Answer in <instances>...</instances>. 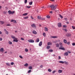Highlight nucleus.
<instances>
[{
	"instance_id": "f257e3e1",
	"label": "nucleus",
	"mask_w": 75,
	"mask_h": 75,
	"mask_svg": "<svg viewBox=\"0 0 75 75\" xmlns=\"http://www.w3.org/2000/svg\"><path fill=\"white\" fill-rule=\"evenodd\" d=\"M57 7V5H54V4H52L50 6V7L51 10H55L56 9Z\"/></svg>"
},
{
	"instance_id": "f03ea898",
	"label": "nucleus",
	"mask_w": 75,
	"mask_h": 75,
	"mask_svg": "<svg viewBox=\"0 0 75 75\" xmlns=\"http://www.w3.org/2000/svg\"><path fill=\"white\" fill-rule=\"evenodd\" d=\"M31 26L33 28L35 29L36 28V25L34 24H33L31 25Z\"/></svg>"
},
{
	"instance_id": "7ed1b4c3",
	"label": "nucleus",
	"mask_w": 75,
	"mask_h": 75,
	"mask_svg": "<svg viewBox=\"0 0 75 75\" xmlns=\"http://www.w3.org/2000/svg\"><path fill=\"white\" fill-rule=\"evenodd\" d=\"M28 42H29L33 43L34 42V40H28Z\"/></svg>"
},
{
	"instance_id": "20e7f679",
	"label": "nucleus",
	"mask_w": 75,
	"mask_h": 75,
	"mask_svg": "<svg viewBox=\"0 0 75 75\" xmlns=\"http://www.w3.org/2000/svg\"><path fill=\"white\" fill-rule=\"evenodd\" d=\"M66 36L67 37H71V34L70 33H67L66 35Z\"/></svg>"
},
{
	"instance_id": "39448f33",
	"label": "nucleus",
	"mask_w": 75,
	"mask_h": 75,
	"mask_svg": "<svg viewBox=\"0 0 75 75\" xmlns=\"http://www.w3.org/2000/svg\"><path fill=\"white\" fill-rule=\"evenodd\" d=\"M57 25L59 27H62V26L61 23H58Z\"/></svg>"
},
{
	"instance_id": "423d86ee",
	"label": "nucleus",
	"mask_w": 75,
	"mask_h": 75,
	"mask_svg": "<svg viewBox=\"0 0 75 75\" xmlns=\"http://www.w3.org/2000/svg\"><path fill=\"white\" fill-rule=\"evenodd\" d=\"M11 21V22H13V23H17V22L16 21H15L13 20H12Z\"/></svg>"
},
{
	"instance_id": "0eeeda50",
	"label": "nucleus",
	"mask_w": 75,
	"mask_h": 75,
	"mask_svg": "<svg viewBox=\"0 0 75 75\" xmlns=\"http://www.w3.org/2000/svg\"><path fill=\"white\" fill-rule=\"evenodd\" d=\"M14 42H18V40H17V38H15L13 40Z\"/></svg>"
},
{
	"instance_id": "6e6552de",
	"label": "nucleus",
	"mask_w": 75,
	"mask_h": 75,
	"mask_svg": "<svg viewBox=\"0 0 75 75\" xmlns=\"http://www.w3.org/2000/svg\"><path fill=\"white\" fill-rule=\"evenodd\" d=\"M62 45V43H59V45L60 46V48L63 47Z\"/></svg>"
},
{
	"instance_id": "1a4fd4ad",
	"label": "nucleus",
	"mask_w": 75,
	"mask_h": 75,
	"mask_svg": "<svg viewBox=\"0 0 75 75\" xmlns=\"http://www.w3.org/2000/svg\"><path fill=\"white\" fill-rule=\"evenodd\" d=\"M59 49L61 50H65V48H64V47H62L59 48Z\"/></svg>"
},
{
	"instance_id": "9d476101",
	"label": "nucleus",
	"mask_w": 75,
	"mask_h": 75,
	"mask_svg": "<svg viewBox=\"0 0 75 75\" xmlns=\"http://www.w3.org/2000/svg\"><path fill=\"white\" fill-rule=\"evenodd\" d=\"M64 55L65 56H68V52H66L64 53Z\"/></svg>"
},
{
	"instance_id": "9b49d317",
	"label": "nucleus",
	"mask_w": 75,
	"mask_h": 75,
	"mask_svg": "<svg viewBox=\"0 0 75 75\" xmlns=\"http://www.w3.org/2000/svg\"><path fill=\"white\" fill-rule=\"evenodd\" d=\"M33 33L34 34H37V32L35 30H33Z\"/></svg>"
},
{
	"instance_id": "f8f14e48",
	"label": "nucleus",
	"mask_w": 75,
	"mask_h": 75,
	"mask_svg": "<svg viewBox=\"0 0 75 75\" xmlns=\"http://www.w3.org/2000/svg\"><path fill=\"white\" fill-rule=\"evenodd\" d=\"M4 49L3 48H1L0 49V52H3L4 51Z\"/></svg>"
},
{
	"instance_id": "ddd939ff",
	"label": "nucleus",
	"mask_w": 75,
	"mask_h": 75,
	"mask_svg": "<svg viewBox=\"0 0 75 75\" xmlns=\"http://www.w3.org/2000/svg\"><path fill=\"white\" fill-rule=\"evenodd\" d=\"M55 45H56V46L57 47V48H59V44L58 43H56Z\"/></svg>"
},
{
	"instance_id": "4468645a",
	"label": "nucleus",
	"mask_w": 75,
	"mask_h": 75,
	"mask_svg": "<svg viewBox=\"0 0 75 75\" xmlns=\"http://www.w3.org/2000/svg\"><path fill=\"white\" fill-rule=\"evenodd\" d=\"M42 41L40 42L39 44V46H41L42 45Z\"/></svg>"
},
{
	"instance_id": "2eb2a0df",
	"label": "nucleus",
	"mask_w": 75,
	"mask_h": 75,
	"mask_svg": "<svg viewBox=\"0 0 75 75\" xmlns=\"http://www.w3.org/2000/svg\"><path fill=\"white\" fill-rule=\"evenodd\" d=\"M24 66L26 67H27L28 66V63H26L25 64H24Z\"/></svg>"
},
{
	"instance_id": "dca6fc26",
	"label": "nucleus",
	"mask_w": 75,
	"mask_h": 75,
	"mask_svg": "<svg viewBox=\"0 0 75 75\" xmlns=\"http://www.w3.org/2000/svg\"><path fill=\"white\" fill-rule=\"evenodd\" d=\"M47 44L48 45H52V43L50 42H47Z\"/></svg>"
},
{
	"instance_id": "f3484780",
	"label": "nucleus",
	"mask_w": 75,
	"mask_h": 75,
	"mask_svg": "<svg viewBox=\"0 0 75 75\" xmlns=\"http://www.w3.org/2000/svg\"><path fill=\"white\" fill-rule=\"evenodd\" d=\"M64 62V64H66V65H68V64H69V63H68V62H66V61H65Z\"/></svg>"
},
{
	"instance_id": "a211bd4d",
	"label": "nucleus",
	"mask_w": 75,
	"mask_h": 75,
	"mask_svg": "<svg viewBox=\"0 0 75 75\" xmlns=\"http://www.w3.org/2000/svg\"><path fill=\"white\" fill-rule=\"evenodd\" d=\"M27 14H28V13H25L24 14H22V15H23V16H27Z\"/></svg>"
},
{
	"instance_id": "6ab92c4d",
	"label": "nucleus",
	"mask_w": 75,
	"mask_h": 75,
	"mask_svg": "<svg viewBox=\"0 0 75 75\" xmlns=\"http://www.w3.org/2000/svg\"><path fill=\"white\" fill-rule=\"evenodd\" d=\"M59 73H62V70H59L58 71Z\"/></svg>"
},
{
	"instance_id": "aec40b11",
	"label": "nucleus",
	"mask_w": 75,
	"mask_h": 75,
	"mask_svg": "<svg viewBox=\"0 0 75 75\" xmlns=\"http://www.w3.org/2000/svg\"><path fill=\"white\" fill-rule=\"evenodd\" d=\"M59 62L61 64H64V62L62 61H59Z\"/></svg>"
},
{
	"instance_id": "412c9836",
	"label": "nucleus",
	"mask_w": 75,
	"mask_h": 75,
	"mask_svg": "<svg viewBox=\"0 0 75 75\" xmlns=\"http://www.w3.org/2000/svg\"><path fill=\"white\" fill-rule=\"evenodd\" d=\"M52 38H57V36H52Z\"/></svg>"
},
{
	"instance_id": "4be33fe9",
	"label": "nucleus",
	"mask_w": 75,
	"mask_h": 75,
	"mask_svg": "<svg viewBox=\"0 0 75 75\" xmlns=\"http://www.w3.org/2000/svg\"><path fill=\"white\" fill-rule=\"evenodd\" d=\"M29 69H33V67L31 66H29L28 67Z\"/></svg>"
},
{
	"instance_id": "5701e85b",
	"label": "nucleus",
	"mask_w": 75,
	"mask_h": 75,
	"mask_svg": "<svg viewBox=\"0 0 75 75\" xmlns=\"http://www.w3.org/2000/svg\"><path fill=\"white\" fill-rule=\"evenodd\" d=\"M39 41H40V39H39V38H37L36 39V42H38Z\"/></svg>"
},
{
	"instance_id": "b1692460",
	"label": "nucleus",
	"mask_w": 75,
	"mask_h": 75,
	"mask_svg": "<svg viewBox=\"0 0 75 75\" xmlns=\"http://www.w3.org/2000/svg\"><path fill=\"white\" fill-rule=\"evenodd\" d=\"M64 42L66 44H67V40H66L65 39H64Z\"/></svg>"
},
{
	"instance_id": "393cba45",
	"label": "nucleus",
	"mask_w": 75,
	"mask_h": 75,
	"mask_svg": "<svg viewBox=\"0 0 75 75\" xmlns=\"http://www.w3.org/2000/svg\"><path fill=\"white\" fill-rule=\"evenodd\" d=\"M8 13L9 14H11V11L9 10L8 11Z\"/></svg>"
},
{
	"instance_id": "a878e982",
	"label": "nucleus",
	"mask_w": 75,
	"mask_h": 75,
	"mask_svg": "<svg viewBox=\"0 0 75 75\" xmlns=\"http://www.w3.org/2000/svg\"><path fill=\"white\" fill-rule=\"evenodd\" d=\"M50 46H47V47L46 48H47V50H48V49H49V48H50Z\"/></svg>"
},
{
	"instance_id": "bb28decb",
	"label": "nucleus",
	"mask_w": 75,
	"mask_h": 75,
	"mask_svg": "<svg viewBox=\"0 0 75 75\" xmlns=\"http://www.w3.org/2000/svg\"><path fill=\"white\" fill-rule=\"evenodd\" d=\"M45 30L46 31H48V28L46 27L45 28Z\"/></svg>"
},
{
	"instance_id": "cd10ccee",
	"label": "nucleus",
	"mask_w": 75,
	"mask_h": 75,
	"mask_svg": "<svg viewBox=\"0 0 75 75\" xmlns=\"http://www.w3.org/2000/svg\"><path fill=\"white\" fill-rule=\"evenodd\" d=\"M0 23H1V24H4V22L2 21H0Z\"/></svg>"
},
{
	"instance_id": "c85d7f7f",
	"label": "nucleus",
	"mask_w": 75,
	"mask_h": 75,
	"mask_svg": "<svg viewBox=\"0 0 75 75\" xmlns=\"http://www.w3.org/2000/svg\"><path fill=\"white\" fill-rule=\"evenodd\" d=\"M43 35L44 37H46V34H45V33H44L43 34Z\"/></svg>"
},
{
	"instance_id": "c756f323",
	"label": "nucleus",
	"mask_w": 75,
	"mask_h": 75,
	"mask_svg": "<svg viewBox=\"0 0 75 75\" xmlns=\"http://www.w3.org/2000/svg\"><path fill=\"white\" fill-rule=\"evenodd\" d=\"M23 18H24V19H27V18H28V16L24 17Z\"/></svg>"
},
{
	"instance_id": "7c9ffc66",
	"label": "nucleus",
	"mask_w": 75,
	"mask_h": 75,
	"mask_svg": "<svg viewBox=\"0 0 75 75\" xmlns=\"http://www.w3.org/2000/svg\"><path fill=\"white\" fill-rule=\"evenodd\" d=\"M25 51L26 52H28V50L27 48H26L25 49Z\"/></svg>"
},
{
	"instance_id": "2f4dec72",
	"label": "nucleus",
	"mask_w": 75,
	"mask_h": 75,
	"mask_svg": "<svg viewBox=\"0 0 75 75\" xmlns=\"http://www.w3.org/2000/svg\"><path fill=\"white\" fill-rule=\"evenodd\" d=\"M15 12V11H11V14H14Z\"/></svg>"
},
{
	"instance_id": "473e14b6",
	"label": "nucleus",
	"mask_w": 75,
	"mask_h": 75,
	"mask_svg": "<svg viewBox=\"0 0 75 75\" xmlns=\"http://www.w3.org/2000/svg\"><path fill=\"white\" fill-rule=\"evenodd\" d=\"M6 65H8V66H10V64H9L8 63H6Z\"/></svg>"
},
{
	"instance_id": "72a5a7b5",
	"label": "nucleus",
	"mask_w": 75,
	"mask_h": 75,
	"mask_svg": "<svg viewBox=\"0 0 75 75\" xmlns=\"http://www.w3.org/2000/svg\"><path fill=\"white\" fill-rule=\"evenodd\" d=\"M30 5H32L33 4V2H30L29 3Z\"/></svg>"
},
{
	"instance_id": "f704fd0d",
	"label": "nucleus",
	"mask_w": 75,
	"mask_h": 75,
	"mask_svg": "<svg viewBox=\"0 0 75 75\" xmlns=\"http://www.w3.org/2000/svg\"><path fill=\"white\" fill-rule=\"evenodd\" d=\"M5 33H6V34H7V35H8V32L7 31H6L5 32Z\"/></svg>"
},
{
	"instance_id": "c9c22d12",
	"label": "nucleus",
	"mask_w": 75,
	"mask_h": 75,
	"mask_svg": "<svg viewBox=\"0 0 75 75\" xmlns=\"http://www.w3.org/2000/svg\"><path fill=\"white\" fill-rule=\"evenodd\" d=\"M49 52H53V50H51V49L50 50H49Z\"/></svg>"
},
{
	"instance_id": "e433bc0d",
	"label": "nucleus",
	"mask_w": 75,
	"mask_h": 75,
	"mask_svg": "<svg viewBox=\"0 0 75 75\" xmlns=\"http://www.w3.org/2000/svg\"><path fill=\"white\" fill-rule=\"evenodd\" d=\"M48 71L49 72H51V71H52V70H51V69H48Z\"/></svg>"
},
{
	"instance_id": "4c0bfd02",
	"label": "nucleus",
	"mask_w": 75,
	"mask_h": 75,
	"mask_svg": "<svg viewBox=\"0 0 75 75\" xmlns=\"http://www.w3.org/2000/svg\"><path fill=\"white\" fill-rule=\"evenodd\" d=\"M38 19H41V16H38Z\"/></svg>"
},
{
	"instance_id": "58836bf2",
	"label": "nucleus",
	"mask_w": 75,
	"mask_h": 75,
	"mask_svg": "<svg viewBox=\"0 0 75 75\" xmlns=\"http://www.w3.org/2000/svg\"><path fill=\"white\" fill-rule=\"evenodd\" d=\"M8 43L9 44H13V43H12L10 41H9Z\"/></svg>"
},
{
	"instance_id": "ea45409f",
	"label": "nucleus",
	"mask_w": 75,
	"mask_h": 75,
	"mask_svg": "<svg viewBox=\"0 0 75 75\" xmlns=\"http://www.w3.org/2000/svg\"><path fill=\"white\" fill-rule=\"evenodd\" d=\"M59 16L61 18H63V17L62 16H61V15H60Z\"/></svg>"
},
{
	"instance_id": "a19ab883",
	"label": "nucleus",
	"mask_w": 75,
	"mask_h": 75,
	"mask_svg": "<svg viewBox=\"0 0 75 75\" xmlns=\"http://www.w3.org/2000/svg\"><path fill=\"white\" fill-rule=\"evenodd\" d=\"M11 65H14V62H11Z\"/></svg>"
},
{
	"instance_id": "79ce46f5",
	"label": "nucleus",
	"mask_w": 75,
	"mask_h": 75,
	"mask_svg": "<svg viewBox=\"0 0 75 75\" xmlns=\"http://www.w3.org/2000/svg\"><path fill=\"white\" fill-rule=\"evenodd\" d=\"M72 28H73V29H74V30H75V27L73 26H72Z\"/></svg>"
},
{
	"instance_id": "37998d69",
	"label": "nucleus",
	"mask_w": 75,
	"mask_h": 75,
	"mask_svg": "<svg viewBox=\"0 0 75 75\" xmlns=\"http://www.w3.org/2000/svg\"><path fill=\"white\" fill-rule=\"evenodd\" d=\"M11 37L12 38H13V39L15 38V36H13V35L11 36Z\"/></svg>"
},
{
	"instance_id": "c03bdc74",
	"label": "nucleus",
	"mask_w": 75,
	"mask_h": 75,
	"mask_svg": "<svg viewBox=\"0 0 75 75\" xmlns=\"http://www.w3.org/2000/svg\"><path fill=\"white\" fill-rule=\"evenodd\" d=\"M31 72V70H29L28 71V73H30V72Z\"/></svg>"
},
{
	"instance_id": "a18cd8bd",
	"label": "nucleus",
	"mask_w": 75,
	"mask_h": 75,
	"mask_svg": "<svg viewBox=\"0 0 75 75\" xmlns=\"http://www.w3.org/2000/svg\"><path fill=\"white\" fill-rule=\"evenodd\" d=\"M27 0H25V3H27Z\"/></svg>"
},
{
	"instance_id": "49530a36",
	"label": "nucleus",
	"mask_w": 75,
	"mask_h": 75,
	"mask_svg": "<svg viewBox=\"0 0 75 75\" xmlns=\"http://www.w3.org/2000/svg\"><path fill=\"white\" fill-rule=\"evenodd\" d=\"M57 42L58 41H54L53 42V43H57Z\"/></svg>"
},
{
	"instance_id": "de8ad7c7",
	"label": "nucleus",
	"mask_w": 75,
	"mask_h": 75,
	"mask_svg": "<svg viewBox=\"0 0 75 75\" xmlns=\"http://www.w3.org/2000/svg\"><path fill=\"white\" fill-rule=\"evenodd\" d=\"M56 72V70H54L53 71L52 73L53 74H54V73H55V72Z\"/></svg>"
},
{
	"instance_id": "09e8293b",
	"label": "nucleus",
	"mask_w": 75,
	"mask_h": 75,
	"mask_svg": "<svg viewBox=\"0 0 75 75\" xmlns=\"http://www.w3.org/2000/svg\"><path fill=\"white\" fill-rule=\"evenodd\" d=\"M47 17L48 18H50V16H47Z\"/></svg>"
},
{
	"instance_id": "8fccbe9b",
	"label": "nucleus",
	"mask_w": 75,
	"mask_h": 75,
	"mask_svg": "<svg viewBox=\"0 0 75 75\" xmlns=\"http://www.w3.org/2000/svg\"><path fill=\"white\" fill-rule=\"evenodd\" d=\"M72 45L73 46H74V45H75V43H73L72 44Z\"/></svg>"
},
{
	"instance_id": "3c124183",
	"label": "nucleus",
	"mask_w": 75,
	"mask_h": 75,
	"mask_svg": "<svg viewBox=\"0 0 75 75\" xmlns=\"http://www.w3.org/2000/svg\"><path fill=\"white\" fill-rule=\"evenodd\" d=\"M63 27H64V28H66V27H67V25H64Z\"/></svg>"
},
{
	"instance_id": "603ef678",
	"label": "nucleus",
	"mask_w": 75,
	"mask_h": 75,
	"mask_svg": "<svg viewBox=\"0 0 75 75\" xmlns=\"http://www.w3.org/2000/svg\"><path fill=\"white\" fill-rule=\"evenodd\" d=\"M21 40H22L23 41H24V38H21Z\"/></svg>"
},
{
	"instance_id": "864d4df0",
	"label": "nucleus",
	"mask_w": 75,
	"mask_h": 75,
	"mask_svg": "<svg viewBox=\"0 0 75 75\" xmlns=\"http://www.w3.org/2000/svg\"><path fill=\"white\" fill-rule=\"evenodd\" d=\"M3 13H4V14H6V13L7 12H6V11H4L3 12Z\"/></svg>"
},
{
	"instance_id": "5fc2aeb1",
	"label": "nucleus",
	"mask_w": 75,
	"mask_h": 75,
	"mask_svg": "<svg viewBox=\"0 0 75 75\" xmlns=\"http://www.w3.org/2000/svg\"><path fill=\"white\" fill-rule=\"evenodd\" d=\"M26 7L27 8H30L31 7V6H27Z\"/></svg>"
},
{
	"instance_id": "6e6d98bb",
	"label": "nucleus",
	"mask_w": 75,
	"mask_h": 75,
	"mask_svg": "<svg viewBox=\"0 0 75 75\" xmlns=\"http://www.w3.org/2000/svg\"><path fill=\"white\" fill-rule=\"evenodd\" d=\"M3 40V38H0V41H2Z\"/></svg>"
},
{
	"instance_id": "4d7b16f0",
	"label": "nucleus",
	"mask_w": 75,
	"mask_h": 75,
	"mask_svg": "<svg viewBox=\"0 0 75 75\" xmlns=\"http://www.w3.org/2000/svg\"><path fill=\"white\" fill-rule=\"evenodd\" d=\"M19 57L20 58H23V57L21 56H19Z\"/></svg>"
},
{
	"instance_id": "13d9d810",
	"label": "nucleus",
	"mask_w": 75,
	"mask_h": 75,
	"mask_svg": "<svg viewBox=\"0 0 75 75\" xmlns=\"http://www.w3.org/2000/svg\"><path fill=\"white\" fill-rule=\"evenodd\" d=\"M61 58V57L60 56H59V59H60Z\"/></svg>"
},
{
	"instance_id": "bf43d9fd",
	"label": "nucleus",
	"mask_w": 75,
	"mask_h": 75,
	"mask_svg": "<svg viewBox=\"0 0 75 75\" xmlns=\"http://www.w3.org/2000/svg\"><path fill=\"white\" fill-rule=\"evenodd\" d=\"M67 44H68V45H69V44H70V42H68L67 43Z\"/></svg>"
},
{
	"instance_id": "052dcab7",
	"label": "nucleus",
	"mask_w": 75,
	"mask_h": 75,
	"mask_svg": "<svg viewBox=\"0 0 75 75\" xmlns=\"http://www.w3.org/2000/svg\"><path fill=\"white\" fill-rule=\"evenodd\" d=\"M6 25L7 26H10V24H7Z\"/></svg>"
},
{
	"instance_id": "680f3d73",
	"label": "nucleus",
	"mask_w": 75,
	"mask_h": 75,
	"mask_svg": "<svg viewBox=\"0 0 75 75\" xmlns=\"http://www.w3.org/2000/svg\"><path fill=\"white\" fill-rule=\"evenodd\" d=\"M42 67H43V66H42V65H41L40 66V67L41 68H42Z\"/></svg>"
},
{
	"instance_id": "e2e57ef3",
	"label": "nucleus",
	"mask_w": 75,
	"mask_h": 75,
	"mask_svg": "<svg viewBox=\"0 0 75 75\" xmlns=\"http://www.w3.org/2000/svg\"><path fill=\"white\" fill-rule=\"evenodd\" d=\"M31 18L32 19H34V18H33V17L32 16H31Z\"/></svg>"
},
{
	"instance_id": "0e129e2a",
	"label": "nucleus",
	"mask_w": 75,
	"mask_h": 75,
	"mask_svg": "<svg viewBox=\"0 0 75 75\" xmlns=\"http://www.w3.org/2000/svg\"><path fill=\"white\" fill-rule=\"evenodd\" d=\"M4 31H5V32H6V31H7V30H6V29H4Z\"/></svg>"
},
{
	"instance_id": "69168bd1",
	"label": "nucleus",
	"mask_w": 75,
	"mask_h": 75,
	"mask_svg": "<svg viewBox=\"0 0 75 75\" xmlns=\"http://www.w3.org/2000/svg\"><path fill=\"white\" fill-rule=\"evenodd\" d=\"M68 52H69V54H71V52L69 51H68Z\"/></svg>"
},
{
	"instance_id": "338daca9",
	"label": "nucleus",
	"mask_w": 75,
	"mask_h": 75,
	"mask_svg": "<svg viewBox=\"0 0 75 75\" xmlns=\"http://www.w3.org/2000/svg\"><path fill=\"white\" fill-rule=\"evenodd\" d=\"M50 13H51H51H52V11H50Z\"/></svg>"
},
{
	"instance_id": "774afa93",
	"label": "nucleus",
	"mask_w": 75,
	"mask_h": 75,
	"mask_svg": "<svg viewBox=\"0 0 75 75\" xmlns=\"http://www.w3.org/2000/svg\"><path fill=\"white\" fill-rule=\"evenodd\" d=\"M2 34V32H1L0 31V34Z\"/></svg>"
}]
</instances>
